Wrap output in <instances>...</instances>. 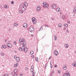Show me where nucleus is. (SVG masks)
Here are the masks:
<instances>
[{
  "label": "nucleus",
  "instance_id": "1",
  "mask_svg": "<svg viewBox=\"0 0 76 76\" xmlns=\"http://www.w3.org/2000/svg\"><path fill=\"white\" fill-rule=\"evenodd\" d=\"M57 5L56 4H52L50 6V7L52 8V9H55L57 8Z\"/></svg>",
  "mask_w": 76,
  "mask_h": 76
},
{
  "label": "nucleus",
  "instance_id": "2",
  "mask_svg": "<svg viewBox=\"0 0 76 76\" xmlns=\"http://www.w3.org/2000/svg\"><path fill=\"white\" fill-rule=\"evenodd\" d=\"M36 19L34 18H33L32 19V20L34 24H36L37 23V21L35 20Z\"/></svg>",
  "mask_w": 76,
  "mask_h": 76
},
{
  "label": "nucleus",
  "instance_id": "3",
  "mask_svg": "<svg viewBox=\"0 0 76 76\" xmlns=\"http://www.w3.org/2000/svg\"><path fill=\"white\" fill-rule=\"evenodd\" d=\"M43 4L44 7H48V4H47L46 2H43Z\"/></svg>",
  "mask_w": 76,
  "mask_h": 76
},
{
  "label": "nucleus",
  "instance_id": "4",
  "mask_svg": "<svg viewBox=\"0 0 76 76\" xmlns=\"http://www.w3.org/2000/svg\"><path fill=\"white\" fill-rule=\"evenodd\" d=\"M34 31V29L33 27H31L29 28V31H30V32H33Z\"/></svg>",
  "mask_w": 76,
  "mask_h": 76
},
{
  "label": "nucleus",
  "instance_id": "5",
  "mask_svg": "<svg viewBox=\"0 0 76 76\" xmlns=\"http://www.w3.org/2000/svg\"><path fill=\"white\" fill-rule=\"evenodd\" d=\"M22 48H23V51H24V52H27L28 51V48H25L24 47H22Z\"/></svg>",
  "mask_w": 76,
  "mask_h": 76
},
{
  "label": "nucleus",
  "instance_id": "6",
  "mask_svg": "<svg viewBox=\"0 0 76 76\" xmlns=\"http://www.w3.org/2000/svg\"><path fill=\"white\" fill-rule=\"evenodd\" d=\"M21 10L23 12H25L26 10V7L23 6L21 7Z\"/></svg>",
  "mask_w": 76,
  "mask_h": 76
},
{
  "label": "nucleus",
  "instance_id": "7",
  "mask_svg": "<svg viewBox=\"0 0 76 76\" xmlns=\"http://www.w3.org/2000/svg\"><path fill=\"white\" fill-rule=\"evenodd\" d=\"M7 45L9 48H11L12 46V44H11L10 43H8L7 44Z\"/></svg>",
  "mask_w": 76,
  "mask_h": 76
},
{
  "label": "nucleus",
  "instance_id": "8",
  "mask_svg": "<svg viewBox=\"0 0 76 76\" xmlns=\"http://www.w3.org/2000/svg\"><path fill=\"white\" fill-rule=\"evenodd\" d=\"M54 54L55 56H58V52L57 50H55L54 51Z\"/></svg>",
  "mask_w": 76,
  "mask_h": 76
},
{
  "label": "nucleus",
  "instance_id": "9",
  "mask_svg": "<svg viewBox=\"0 0 76 76\" xmlns=\"http://www.w3.org/2000/svg\"><path fill=\"white\" fill-rule=\"evenodd\" d=\"M27 6H28V4H27V3L26 2L24 3L23 5V6L25 7H26Z\"/></svg>",
  "mask_w": 76,
  "mask_h": 76
},
{
  "label": "nucleus",
  "instance_id": "10",
  "mask_svg": "<svg viewBox=\"0 0 76 76\" xmlns=\"http://www.w3.org/2000/svg\"><path fill=\"white\" fill-rule=\"evenodd\" d=\"M27 26V24L26 23H24L23 24V27L24 28H26Z\"/></svg>",
  "mask_w": 76,
  "mask_h": 76
},
{
  "label": "nucleus",
  "instance_id": "11",
  "mask_svg": "<svg viewBox=\"0 0 76 76\" xmlns=\"http://www.w3.org/2000/svg\"><path fill=\"white\" fill-rule=\"evenodd\" d=\"M19 60H20V58H19V57H17L16 59V61H19Z\"/></svg>",
  "mask_w": 76,
  "mask_h": 76
},
{
  "label": "nucleus",
  "instance_id": "12",
  "mask_svg": "<svg viewBox=\"0 0 76 76\" xmlns=\"http://www.w3.org/2000/svg\"><path fill=\"white\" fill-rule=\"evenodd\" d=\"M56 11L57 12H60L61 11L60 10V9L59 8H58L56 9Z\"/></svg>",
  "mask_w": 76,
  "mask_h": 76
},
{
  "label": "nucleus",
  "instance_id": "13",
  "mask_svg": "<svg viewBox=\"0 0 76 76\" xmlns=\"http://www.w3.org/2000/svg\"><path fill=\"white\" fill-rule=\"evenodd\" d=\"M76 62L75 61L74 63L72 64V66H75V67H76Z\"/></svg>",
  "mask_w": 76,
  "mask_h": 76
},
{
  "label": "nucleus",
  "instance_id": "14",
  "mask_svg": "<svg viewBox=\"0 0 76 76\" xmlns=\"http://www.w3.org/2000/svg\"><path fill=\"white\" fill-rule=\"evenodd\" d=\"M64 47L65 48H68L69 47V45L67 44H65L64 45Z\"/></svg>",
  "mask_w": 76,
  "mask_h": 76
},
{
  "label": "nucleus",
  "instance_id": "15",
  "mask_svg": "<svg viewBox=\"0 0 76 76\" xmlns=\"http://www.w3.org/2000/svg\"><path fill=\"white\" fill-rule=\"evenodd\" d=\"M37 10H40V7H39V6H37Z\"/></svg>",
  "mask_w": 76,
  "mask_h": 76
},
{
  "label": "nucleus",
  "instance_id": "16",
  "mask_svg": "<svg viewBox=\"0 0 76 76\" xmlns=\"http://www.w3.org/2000/svg\"><path fill=\"white\" fill-rule=\"evenodd\" d=\"M14 26H18V25L17 23H14L13 25Z\"/></svg>",
  "mask_w": 76,
  "mask_h": 76
},
{
  "label": "nucleus",
  "instance_id": "17",
  "mask_svg": "<svg viewBox=\"0 0 76 76\" xmlns=\"http://www.w3.org/2000/svg\"><path fill=\"white\" fill-rule=\"evenodd\" d=\"M19 50H20V51H22V50H23V48H22H22H19Z\"/></svg>",
  "mask_w": 76,
  "mask_h": 76
},
{
  "label": "nucleus",
  "instance_id": "18",
  "mask_svg": "<svg viewBox=\"0 0 76 76\" xmlns=\"http://www.w3.org/2000/svg\"><path fill=\"white\" fill-rule=\"evenodd\" d=\"M62 19L63 20H64V19H65V16L64 15H62Z\"/></svg>",
  "mask_w": 76,
  "mask_h": 76
},
{
  "label": "nucleus",
  "instance_id": "19",
  "mask_svg": "<svg viewBox=\"0 0 76 76\" xmlns=\"http://www.w3.org/2000/svg\"><path fill=\"white\" fill-rule=\"evenodd\" d=\"M1 56H4V53H3V52H1Z\"/></svg>",
  "mask_w": 76,
  "mask_h": 76
},
{
  "label": "nucleus",
  "instance_id": "20",
  "mask_svg": "<svg viewBox=\"0 0 76 76\" xmlns=\"http://www.w3.org/2000/svg\"><path fill=\"white\" fill-rule=\"evenodd\" d=\"M64 26H65V27H67V26H68V25H67V24L66 23L64 24Z\"/></svg>",
  "mask_w": 76,
  "mask_h": 76
},
{
  "label": "nucleus",
  "instance_id": "21",
  "mask_svg": "<svg viewBox=\"0 0 76 76\" xmlns=\"http://www.w3.org/2000/svg\"><path fill=\"white\" fill-rule=\"evenodd\" d=\"M23 45V47H25V46H26V43H23V44H22Z\"/></svg>",
  "mask_w": 76,
  "mask_h": 76
},
{
  "label": "nucleus",
  "instance_id": "22",
  "mask_svg": "<svg viewBox=\"0 0 76 76\" xmlns=\"http://www.w3.org/2000/svg\"><path fill=\"white\" fill-rule=\"evenodd\" d=\"M63 67L64 70H66L67 69V67L66 66H64Z\"/></svg>",
  "mask_w": 76,
  "mask_h": 76
},
{
  "label": "nucleus",
  "instance_id": "23",
  "mask_svg": "<svg viewBox=\"0 0 76 76\" xmlns=\"http://www.w3.org/2000/svg\"><path fill=\"white\" fill-rule=\"evenodd\" d=\"M14 73H16L17 72V69H15L14 70Z\"/></svg>",
  "mask_w": 76,
  "mask_h": 76
},
{
  "label": "nucleus",
  "instance_id": "24",
  "mask_svg": "<svg viewBox=\"0 0 76 76\" xmlns=\"http://www.w3.org/2000/svg\"><path fill=\"white\" fill-rule=\"evenodd\" d=\"M35 59L36 61H38V58L36 57Z\"/></svg>",
  "mask_w": 76,
  "mask_h": 76
},
{
  "label": "nucleus",
  "instance_id": "25",
  "mask_svg": "<svg viewBox=\"0 0 76 76\" xmlns=\"http://www.w3.org/2000/svg\"><path fill=\"white\" fill-rule=\"evenodd\" d=\"M31 70H32V74H35V73H34V71H33V68H31Z\"/></svg>",
  "mask_w": 76,
  "mask_h": 76
},
{
  "label": "nucleus",
  "instance_id": "26",
  "mask_svg": "<svg viewBox=\"0 0 76 76\" xmlns=\"http://www.w3.org/2000/svg\"><path fill=\"white\" fill-rule=\"evenodd\" d=\"M54 37L55 38V40L56 41L57 40V36L55 35L54 36Z\"/></svg>",
  "mask_w": 76,
  "mask_h": 76
},
{
  "label": "nucleus",
  "instance_id": "27",
  "mask_svg": "<svg viewBox=\"0 0 76 76\" xmlns=\"http://www.w3.org/2000/svg\"><path fill=\"white\" fill-rule=\"evenodd\" d=\"M30 54L31 55H32V54H34V52L33 51H31L30 53Z\"/></svg>",
  "mask_w": 76,
  "mask_h": 76
},
{
  "label": "nucleus",
  "instance_id": "28",
  "mask_svg": "<svg viewBox=\"0 0 76 76\" xmlns=\"http://www.w3.org/2000/svg\"><path fill=\"white\" fill-rule=\"evenodd\" d=\"M74 11L75 12V13H76V7L74 8Z\"/></svg>",
  "mask_w": 76,
  "mask_h": 76
},
{
  "label": "nucleus",
  "instance_id": "29",
  "mask_svg": "<svg viewBox=\"0 0 76 76\" xmlns=\"http://www.w3.org/2000/svg\"><path fill=\"white\" fill-rule=\"evenodd\" d=\"M19 12L20 13H23V11H22V10H20Z\"/></svg>",
  "mask_w": 76,
  "mask_h": 76
},
{
  "label": "nucleus",
  "instance_id": "30",
  "mask_svg": "<svg viewBox=\"0 0 76 76\" xmlns=\"http://www.w3.org/2000/svg\"><path fill=\"white\" fill-rule=\"evenodd\" d=\"M61 26H62V25L61 24H59L58 25V26H60V28H61Z\"/></svg>",
  "mask_w": 76,
  "mask_h": 76
},
{
  "label": "nucleus",
  "instance_id": "31",
  "mask_svg": "<svg viewBox=\"0 0 76 76\" xmlns=\"http://www.w3.org/2000/svg\"><path fill=\"white\" fill-rule=\"evenodd\" d=\"M5 76H9V75L7 73H6V74H5Z\"/></svg>",
  "mask_w": 76,
  "mask_h": 76
},
{
  "label": "nucleus",
  "instance_id": "32",
  "mask_svg": "<svg viewBox=\"0 0 76 76\" xmlns=\"http://www.w3.org/2000/svg\"><path fill=\"white\" fill-rule=\"evenodd\" d=\"M42 26H41L40 29H39V31H41V30H42Z\"/></svg>",
  "mask_w": 76,
  "mask_h": 76
},
{
  "label": "nucleus",
  "instance_id": "33",
  "mask_svg": "<svg viewBox=\"0 0 76 76\" xmlns=\"http://www.w3.org/2000/svg\"><path fill=\"white\" fill-rule=\"evenodd\" d=\"M67 76V74H64L63 76Z\"/></svg>",
  "mask_w": 76,
  "mask_h": 76
},
{
  "label": "nucleus",
  "instance_id": "34",
  "mask_svg": "<svg viewBox=\"0 0 76 76\" xmlns=\"http://www.w3.org/2000/svg\"><path fill=\"white\" fill-rule=\"evenodd\" d=\"M21 41H22V39H20L19 41V42H21Z\"/></svg>",
  "mask_w": 76,
  "mask_h": 76
},
{
  "label": "nucleus",
  "instance_id": "35",
  "mask_svg": "<svg viewBox=\"0 0 76 76\" xmlns=\"http://www.w3.org/2000/svg\"><path fill=\"white\" fill-rule=\"evenodd\" d=\"M4 7H5V8H6V9H7V5H4Z\"/></svg>",
  "mask_w": 76,
  "mask_h": 76
},
{
  "label": "nucleus",
  "instance_id": "36",
  "mask_svg": "<svg viewBox=\"0 0 76 76\" xmlns=\"http://www.w3.org/2000/svg\"><path fill=\"white\" fill-rule=\"evenodd\" d=\"M60 72H61V71H60V70H58V73H59V74L60 73Z\"/></svg>",
  "mask_w": 76,
  "mask_h": 76
},
{
  "label": "nucleus",
  "instance_id": "37",
  "mask_svg": "<svg viewBox=\"0 0 76 76\" xmlns=\"http://www.w3.org/2000/svg\"><path fill=\"white\" fill-rule=\"evenodd\" d=\"M25 69L26 70H28V67H26Z\"/></svg>",
  "mask_w": 76,
  "mask_h": 76
},
{
  "label": "nucleus",
  "instance_id": "38",
  "mask_svg": "<svg viewBox=\"0 0 76 76\" xmlns=\"http://www.w3.org/2000/svg\"><path fill=\"white\" fill-rule=\"evenodd\" d=\"M22 40L23 41V42H25V40L24 39H23Z\"/></svg>",
  "mask_w": 76,
  "mask_h": 76
},
{
  "label": "nucleus",
  "instance_id": "39",
  "mask_svg": "<svg viewBox=\"0 0 76 76\" xmlns=\"http://www.w3.org/2000/svg\"><path fill=\"white\" fill-rule=\"evenodd\" d=\"M17 75V73H14V76H16Z\"/></svg>",
  "mask_w": 76,
  "mask_h": 76
},
{
  "label": "nucleus",
  "instance_id": "40",
  "mask_svg": "<svg viewBox=\"0 0 76 76\" xmlns=\"http://www.w3.org/2000/svg\"><path fill=\"white\" fill-rule=\"evenodd\" d=\"M54 71H53L52 72H51V74H54Z\"/></svg>",
  "mask_w": 76,
  "mask_h": 76
},
{
  "label": "nucleus",
  "instance_id": "41",
  "mask_svg": "<svg viewBox=\"0 0 76 76\" xmlns=\"http://www.w3.org/2000/svg\"><path fill=\"white\" fill-rule=\"evenodd\" d=\"M11 4H14V2L13 1H12L11 2Z\"/></svg>",
  "mask_w": 76,
  "mask_h": 76
},
{
  "label": "nucleus",
  "instance_id": "42",
  "mask_svg": "<svg viewBox=\"0 0 76 76\" xmlns=\"http://www.w3.org/2000/svg\"><path fill=\"white\" fill-rule=\"evenodd\" d=\"M20 43L21 45H22L23 44V42L22 43V42H20Z\"/></svg>",
  "mask_w": 76,
  "mask_h": 76
},
{
  "label": "nucleus",
  "instance_id": "43",
  "mask_svg": "<svg viewBox=\"0 0 76 76\" xmlns=\"http://www.w3.org/2000/svg\"><path fill=\"white\" fill-rule=\"evenodd\" d=\"M34 55H32V58H34Z\"/></svg>",
  "mask_w": 76,
  "mask_h": 76
},
{
  "label": "nucleus",
  "instance_id": "44",
  "mask_svg": "<svg viewBox=\"0 0 76 76\" xmlns=\"http://www.w3.org/2000/svg\"><path fill=\"white\" fill-rule=\"evenodd\" d=\"M67 74V76H70V74H69V73H68Z\"/></svg>",
  "mask_w": 76,
  "mask_h": 76
},
{
  "label": "nucleus",
  "instance_id": "45",
  "mask_svg": "<svg viewBox=\"0 0 76 76\" xmlns=\"http://www.w3.org/2000/svg\"><path fill=\"white\" fill-rule=\"evenodd\" d=\"M45 27H48V26L47 25H45Z\"/></svg>",
  "mask_w": 76,
  "mask_h": 76
},
{
  "label": "nucleus",
  "instance_id": "46",
  "mask_svg": "<svg viewBox=\"0 0 76 76\" xmlns=\"http://www.w3.org/2000/svg\"><path fill=\"white\" fill-rule=\"evenodd\" d=\"M6 45H4V48H6Z\"/></svg>",
  "mask_w": 76,
  "mask_h": 76
},
{
  "label": "nucleus",
  "instance_id": "47",
  "mask_svg": "<svg viewBox=\"0 0 76 76\" xmlns=\"http://www.w3.org/2000/svg\"><path fill=\"white\" fill-rule=\"evenodd\" d=\"M14 66L15 67H16V66H17V65H16V64H15L14 65Z\"/></svg>",
  "mask_w": 76,
  "mask_h": 76
},
{
  "label": "nucleus",
  "instance_id": "48",
  "mask_svg": "<svg viewBox=\"0 0 76 76\" xmlns=\"http://www.w3.org/2000/svg\"><path fill=\"white\" fill-rule=\"evenodd\" d=\"M14 44H15V45H16V42H14Z\"/></svg>",
  "mask_w": 76,
  "mask_h": 76
},
{
  "label": "nucleus",
  "instance_id": "49",
  "mask_svg": "<svg viewBox=\"0 0 76 76\" xmlns=\"http://www.w3.org/2000/svg\"><path fill=\"white\" fill-rule=\"evenodd\" d=\"M57 67V66L56 65H55L54 66L55 67Z\"/></svg>",
  "mask_w": 76,
  "mask_h": 76
},
{
  "label": "nucleus",
  "instance_id": "50",
  "mask_svg": "<svg viewBox=\"0 0 76 76\" xmlns=\"http://www.w3.org/2000/svg\"><path fill=\"white\" fill-rule=\"evenodd\" d=\"M66 32H68V33H69V31L68 30H67L66 31Z\"/></svg>",
  "mask_w": 76,
  "mask_h": 76
},
{
  "label": "nucleus",
  "instance_id": "51",
  "mask_svg": "<svg viewBox=\"0 0 76 76\" xmlns=\"http://www.w3.org/2000/svg\"><path fill=\"white\" fill-rule=\"evenodd\" d=\"M51 56H50V57L49 58V59L50 60V59H51Z\"/></svg>",
  "mask_w": 76,
  "mask_h": 76
},
{
  "label": "nucleus",
  "instance_id": "52",
  "mask_svg": "<svg viewBox=\"0 0 76 76\" xmlns=\"http://www.w3.org/2000/svg\"><path fill=\"white\" fill-rule=\"evenodd\" d=\"M4 48V46H2L1 47V48Z\"/></svg>",
  "mask_w": 76,
  "mask_h": 76
},
{
  "label": "nucleus",
  "instance_id": "53",
  "mask_svg": "<svg viewBox=\"0 0 76 76\" xmlns=\"http://www.w3.org/2000/svg\"><path fill=\"white\" fill-rule=\"evenodd\" d=\"M64 30H66V27H64L63 28Z\"/></svg>",
  "mask_w": 76,
  "mask_h": 76
},
{
  "label": "nucleus",
  "instance_id": "54",
  "mask_svg": "<svg viewBox=\"0 0 76 76\" xmlns=\"http://www.w3.org/2000/svg\"><path fill=\"white\" fill-rule=\"evenodd\" d=\"M6 41H7V39H5V42H6Z\"/></svg>",
  "mask_w": 76,
  "mask_h": 76
},
{
  "label": "nucleus",
  "instance_id": "55",
  "mask_svg": "<svg viewBox=\"0 0 76 76\" xmlns=\"http://www.w3.org/2000/svg\"><path fill=\"white\" fill-rule=\"evenodd\" d=\"M17 58V57H16V56H15H15H14V58Z\"/></svg>",
  "mask_w": 76,
  "mask_h": 76
},
{
  "label": "nucleus",
  "instance_id": "56",
  "mask_svg": "<svg viewBox=\"0 0 76 76\" xmlns=\"http://www.w3.org/2000/svg\"><path fill=\"white\" fill-rule=\"evenodd\" d=\"M53 76V74H51L50 75V76Z\"/></svg>",
  "mask_w": 76,
  "mask_h": 76
},
{
  "label": "nucleus",
  "instance_id": "57",
  "mask_svg": "<svg viewBox=\"0 0 76 76\" xmlns=\"http://www.w3.org/2000/svg\"><path fill=\"white\" fill-rule=\"evenodd\" d=\"M32 76H35V74H32Z\"/></svg>",
  "mask_w": 76,
  "mask_h": 76
},
{
  "label": "nucleus",
  "instance_id": "58",
  "mask_svg": "<svg viewBox=\"0 0 76 76\" xmlns=\"http://www.w3.org/2000/svg\"><path fill=\"white\" fill-rule=\"evenodd\" d=\"M50 67H51V68H53V65H51V66H50Z\"/></svg>",
  "mask_w": 76,
  "mask_h": 76
},
{
  "label": "nucleus",
  "instance_id": "59",
  "mask_svg": "<svg viewBox=\"0 0 76 76\" xmlns=\"http://www.w3.org/2000/svg\"><path fill=\"white\" fill-rule=\"evenodd\" d=\"M50 66H52V64H51V62H50Z\"/></svg>",
  "mask_w": 76,
  "mask_h": 76
},
{
  "label": "nucleus",
  "instance_id": "60",
  "mask_svg": "<svg viewBox=\"0 0 76 76\" xmlns=\"http://www.w3.org/2000/svg\"><path fill=\"white\" fill-rule=\"evenodd\" d=\"M20 76H22V75L20 74Z\"/></svg>",
  "mask_w": 76,
  "mask_h": 76
},
{
  "label": "nucleus",
  "instance_id": "61",
  "mask_svg": "<svg viewBox=\"0 0 76 76\" xmlns=\"http://www.w3.org/2000/svg\"><path fill=\"white\" fill-rule=\"evenodd\" d=\"M74 53H75V54H76V51H74Z\"/></svg>",
  "mask_w": 76,
  "mask_h": 76
},
{
  "label": "nucleus",
  "instance_id": "62",
  "mask_svg": "<svg viewBox=\"0 0 76 76\" xmlns=\"http://www.w3.org/2000/svg\"><path fill=\"white\" fill-rule=\"evenodd\" d=\"M31 37H33L34 35H33V34H31Z\"/></svg>",
  "mask_w": 76,
  "mask_h": 76
},
{
  "label": "nucleus",
  "instance_id": "63",
  "mask_svg": "<svg viewBox=\"0 0 76 76\" xmlns=\"http://www.w3.org/2000/svg\"><path fill=\"white\" fill-rule=\"evenodd\" d=\"M16 64L17 66H18V64L16 63Z\"/></svg>",
  "mask_w": 76,
  "mask_h": 76
},
{
  "label": "nucleus",
  "instance_id": "64",
  "mask_svg": "<svg viewBox=\"0 0 76 76\" xmlns=\"http://www.w3.org/2000/svg\"><path fill=\"white\" fill-rule=\"evenodd\" d=\"M52 20H54V19L53 18H52Z\"/></svg>",
  "mask_w": 76,
  "mask_h": 76
}]
</instances>
